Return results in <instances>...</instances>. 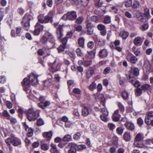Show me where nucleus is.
<instances>
[{
    "label": "nucleus",
    "instance_id": "obj_1",
    "mask_svg": "<svg viewBox=\"0 0 153 153\" xmlns=\"http://www.w3.org/2000/svg\"><path fill=\"white\" fill-rule=\"evenodd\" d=\"M29 79L25 78L21 82V84L23 87L28 86L30 85V83L32 84L33 85H36L38 82L37 77L33 73L30 74L28 76Z\"/></svg>",
    "mask_w": 153,
    "mask_h": 153
},
{
    "label": "nucleus",
    "instance_id": "obj_2",
    "mask_svg": "<svg viewBox=\"0 0 153 153\" xmlns=\"http://www.w3.org/2000/svg\"><path fill=\"white\" fill-rule=\"evenodd\" d=\"M27 119L29 121H34L40 115V111L34 110L33 108H29L26 112Z\"/></svg>",
    "mask_w": 153,
    "mask_h": 153
},
{
    "label": "nucleus",
    "instance_id": "obj_3",
    "mask_svg": "<svg viewBox=\"0 0 153 153\" xmlns=\"http://www.w3.org/2000/svg\"><path fill=\"white\" fill-rule=\"evenodd\" d=\"M53 14L52 12L50 11L47 15L44 16L43 14H40L38 16V21L39 23H47L50 21L53 22Z\"/></svg>",
    "mask_w": 153,
    "mask_h": 153
},
{
    "label": "nucleus",
    "instance_id": "obj_4",
    "mask_svg": "<svg viewBox=\"0 0 153 153\" xmlns=\"http://www.w3.org/2000/svg\"><path fill=\"white\" fill-rule=\"evenodd\" d=\"M77 15L76 12L74 11H72L68 12L67 13L64 14L62 16V19L65 20H69L73 21L76 19Z\"/></svg>",
    "mask_w": 153,
    "mask_h": 153
},
{
    "label": "nucleus",
    "instance_id": "obj_5",
    "mask_svg": "<svg viewBox=\"0 0 153 153\" xmlns=\"http://www.w3.org/2000/svg\"><path fill=\"white\" fill-rule=\"evenodd\" d=\"M54 26L56 28V34L57 38L59 40H61L63 36V25H59V22H55Z\"/></svg>",
    "mask_w": 153,
    "mask_h": 153
},
{
    "label": "nucleus",
    "instance_id": "obj_6",
    "mask_svg": "<svg viewBox=\"0 0 153 153\" xmlns=\"http://www.w3.org/2000/svg\"><path fill=\"white\" fill-rule=\"evenodd\" d=\"M126 76L129 82L133 84L135 87L138 88L140 86V82L138 81H135L136 79L132 74H126Z\"/></svg>",
    "mask_w": 153,
    "mask_h": 153
},
{
    "label": "nucleus",
    "instance_id": "obj_7",
    "mask_svg": "<svg viewBox=\"0 0 153 153\" xmlns=\"http://www.w3.org/2000/svg\"><path fill=\"white\" fill-rule=\"evenodd\" d=\"M85 22L87 29V34L89 35H92L94 31L93 25L88 20H86Z\"/></svg>",
    "mask_w": 153,
    "mask_h": 153
},
{
    "label": "nucleus",
    "instance_id": "obj_8",
    "mask_svg": "<svg viewBox=\"0 0 153 153\" xmlns=\"http://www.w3.org/2000/svg\"><path fill=\"white\" fill-rule=\"evenodd\" d=\"M82 115L84 117H86L89 114L92 109L90 106H87L84 104L82 105Z\"/></svg>",
    "mask_w": 153,
    "mask_h": 153
},
{
    "label": "nucleus",
    "instance_id": "obj_9",
    "mask_svg": "<svg viewBox=\"0 0 153 153\" xmlns=\"http://www.w3.org/2000/svg\"><path fill=\"white\" fill-rule=\"evenodd\" d=\"M44 26L41 25L39 22H37L35 26V30L33 32V34L36 36H38L39 34L41 31L42 30Z\"/></svg>",
    "mask_w": 153,
    "mask_h": 153
},
{
    "label": "nucleus",
    "instance_id": "obj_10",
    "mask_svg": "<svg viewBox=\"0 0 153 153\" xmlns=\"http://www.w3.org/2000/svg\"><path fill=\"white\" fill-rule=\"evenodd\" d=\"M126 59L128 62L133 64H136L138 60L137 58L131 53L127 55Z\"/></svg>",
    "mask_w": 153,
    "mask_h": 153
},
{
    "label": "nucleus",
    "instance_id": "obj_11",
    "mask_svg": "<svg viewBox=\"0 0 153 153\" xmlns=\"http://www.w3.org/2000/svg\"><path fill=\"white\" fill-rule=\"evenodd\" d=\"M69 149L68 150V153H76L77 144L75 143H69L68 144Z\"/></svg>",
    "mask_w": 153,
    "mask_h": 153
},
{
    "label": "nucleus",
    "instance_id": "obj_12",
    "mask_svg": "<svg viewBox=\"0 0 153 153\" xmlns=\"http://www.w3.org/2000/svg\"><path fill=\"white\" fill-rule=\"evenodd\" d=\"M45 34L47 37L48 39L51 43L53 45L55 44L56 40L55 37L51 33L49 32H47Z\"/></svg>",
    "mask_w": 153,
    "mask_h": 153
},
{
    "label": "nucleus",
    "instance_id": "obj_13",
    "mask_svg": "<svg viewBox=\"0 0 153 153\" xmlns=\"http://www.w3.org/2000/svg\"><path fill=\"white\" fill-rule=\"evenodd\" d=\"M108 51L106 49H101L98 53V56L99 57L103 58L108 56Z\"/></svg>",
    "mask_w": 153,
    "mask_h": 153
},
{
    "label": "nucleus",
    "instance_id": "obj_14",
    "mask_svg": "<svg viewBox=\"0 0 153 153\" xmlns=\"http://www.w3.org/2000/svg\"><path fill=\"white\" fill-rule=\"evenodd\" d=\"M97 28L100 31V33L102 36H104L106 35V31L105 25L102 24H98L97 26Z\"/></svg>",
    "mask_w": 153,
    "mask_h": 153
},
{
    "label": "nucleus",
    "instance_id": "obj_15",
    "mask_svg": "<svg viewBox=\"0 0 153 153\" xmlns=\"http://www.w3.org/2000/svg\"><path fill=\"white\" fill-rule=\"evenodd\" d=\"M21 141L20 139L13 136L12 145L14 146H17L21 145Z\"/></svg>",
    "mask_w": 153,
    "mask_h": 153
},
{
    "label": "nucleus",
    "instance_id": "obj_16",
    "mask_svg": "<svg viewBox=\"0 0 153 153\" xmlns=\"http://www.w3.org/2000/svg\"><path fill=\"white\" fill-rule=\"evenodd\" d=\"M144 13L143 14V16L144 18L142 17V19L140 20L141 22H144V21L143 20L144 19L145 21H147L148 19V18L150 16L149 14V9L147 8H145L144 9Z\"/></svg>",
    "mask_w": 153,
    "mask_h": 153
},
{
    "label": "nucleus",
    "instance_id": "obj_17",
    "mask_svg": "<svg viewBox=\"0 0 153 153\" xmlns=\"http://www.w3.org/2000/svg\"><path fill=\"white\" fill-rule=\"evenodd\" d=\"M124 125L127 129L129 130L133 131L134 129V126L132 123L130 122H126L125 123Z\"/></svg>",
    "mask_w": 153,
    "mask_h": 153
},
{
    "label": "nucleus",
    "instance_id": "obj_18",
    "mask_svg": "<svg viewBox=\"0 0 153 153\" xmlns=\"http://www.w3.org/2000/svg\"><path fill=\"white\" fill-rule=\"evenodd\" d=\"M33 19L32 16L28 13H26L23 16L22 22H30Z\"/></svg>",
    "mask_w": 153,
    "mask_h": 153
},
{
    "label": "nucleus",
    "instance_id": "obj_19",
    "mask_svg": "<svg viewBox=\"0 0 153 153\" xmlns=\"http://www.w3.org/2000/svg\"><path fill=\"white\" fill-rule=\"evenodd\" d=\"M134 44L137 46L141 45L143 42L142 38L140 36H137L135 37L133 40Z\"/></svg>",
    "mask_w": 153,
    "mask_h": 153
},
{
    "label": "nucleus",
    "instance_id": "obj_20",
    "mask_svg": "<svg viewBox=\"0 0 153 153\" xmlns=\"http://www.w3.org/2000/svg\"><path fill=\"white\" fill-rule=\"evenodd\" d=\"M52 135L53 133L51 131L44 132L42 133V136L43 137L48 140H50L51 139Z\"/></svg>",
    "mask_w": 153,
    "mask_h": 153
},
{
    "label": "nucleus",
    "instance_id": "obj_21",
    "mask_svg": "<svg viewBox=\"0 0 153 153\" xmlns=\"http://www.w3.org/2000/svg\"><path fill=\"white\" fill-rule=\"evenodd\" d=\"M85 39L83 37H79L78 39V43L79 47L84 48Z\"/></svg>",
    "mask_w": 153,
    "mask_h": 153
},
{
    "label": "nucleus",
    "instance_id": "obj_22",
    "mask_svg": "<svg viewBox=\"0 0 153 153\" xmlns=\"http://www.w3.org/2000/svg\"><path fill=\"white\" fill-rule=\"evenodd\" d=\"M94 73V70L92 68L88 69L86 73V77L87 78H89L92 76Z\"/></svg>",
    "mask_w": 153,
    "mask_h": 153
},
{
    "label": "nucleus",
    "instance_id": "obj_23",
    "mask_svg": "<svg viewBox=\"0 0 153 153\" xmlns=\"http://www.w3.org/2000/svg\"><path fill=\"white\" fill-rule=\"evenodd\" d=\"M128 32L126 31H121L119 34V36L122 37V39L123 40L126 39L128 38Z\"/></svg>",
    "mask_w": 153,
    "mask_h": 153
},
{
    "label": "nucleus",
    "instance_id": "obj_24",
    "mask_svg": "<svg viewBox=\"0 0 153 153\" xmlns=\"http://www.w3.org/2000/svg\"><path fill=\"white\" fill-rule=\"evenodd\" d=\"M50 104V101L46 100L43 102H40L39 103V106L40 108L43 109L45 108L46 107L49 106Z\"/></svg>",
    "mask_w": 153,
    "mask_h": 153
},
{
    "label": "nucleus",
    "instance_id": "obj_25",
    "mask_svg": "<svg viewBox=\"0 0 153 153\" xmlns=\"http://www.w3.org/2000/svg\"><path fill=\"white\" fill-rule=\"evenodd\" d=\"M51 149L50 150L51 153H59V151L57 149L56 144L51 143Z\"/></svg>",
    "mask_w": 153,
    "mask_h": 153
},
{
    "label": "nucleus",
    "instance_id": "obj_26",
    "mask_svg": "<svg viewBox=\"0 0 153 153\" xmlns=\"http://www.w3.org/2000/svg\"><path fill=\"white\" fill-rule=\"evenodd\" d=\"M144 138V135L141 133H139L135 138V141L141 142Z\"/></svg>",
    "mask_w": 153,
    "mask_h": 153
},
{
    "label": "nucleus",
    "instance_id": "obj_27",
    "mask_svg": "<svg viewBox=\"0 0 153 153\" xmlns=\"http://www.w3.org/2000/svg\"><path fill=\"white\" fill-rule=\"evenodd\" d=\"M44 53L45 56H49L51 54V49L48 46H44L43 48Z\"/></svg>",
    "mask_w": 153,
    "mask_h": 153
},
{
    "label": "nucleus",
    "instance_id": "obj_28",
    "mask_svg": "<svg viewBox=\"0 0 153 153\" xmlns=\"http://www.w3.org/2000/svg\"><path fill=\"white\" fill-rule=\"evenodd\" d=\"M124 140L127 141H129L131 140L130 133L129 132H126L123 135Z\"/></svg>",
    "mask_w": 153,
    "mask_h": 153
},
{
    "label": "nucleus",
    "instance_id": "obj_29",
    "mask_svg": "<svg viewBox=\"0 0 153 153\" xmlns=\"http://www.w3.org/2000/svg\"><path fill=\"white\" fill-rule=\"evenodd\" d=\"M13 135H11L10 137H8L5 140V142L7 146L10 147L11 146Z\"/></svg>",
    "mask_w": 153,
    "mask_h": 153
},
{
    "label": "nucleus",
    "instance_id": "obj_30",
    "mask_svg": "<svg viewBox=\"0 0 153 153\" xmlns=\"http://www.w3.org/2000/svg\"><path fill=\"white\" fill-rule=\"evenodd\" d=\"M48 38L46 35H43L41 38L40 42L42 44H45L48 42Z\"/></svg>",
    "mask_w": 153,
    "mask_h": 153
},
{
    "label": "nucleus",
    "instance_id": "obj_31",
    "mask_svg": "<svg viewBox=\"0 0 153 153\" xmlns=\"http://www.w3.org/2000/svg\"><path fill=\"white\" fill-rule=\"evenodd\" d=\"M111 22V17L109 16H106L104 18L103 22L105 24H108Z\"/></svg>",
    "mask_w": 153,
    "mask_h": 153
},
{
    "label": "nucleus",
    "instance_id": "obj_32",
    "mask_svg": "<svg viewBox=\"0 0 153 153\" xmlns=\"http://www.w3.org/2000/svg\"><path fill=\"white\" fill-rule=\"evenodd\" d=\"M21 24L23 25L24 28L26 31H28L30 28V22H22Z\"/></svg>",
    "mask_w": 153,
    "mask_h": 153
},
{
    "label": "nucleus",
    "instance_id": "obj_33",
    "mask_svg": "<svg viewBox=\"0 0 153 153\" xmlns=\"http://www.w3.org/2000/svg\"><path fill=\"white\" fill-rule=\"evenodd\" d=\"M131 70L133 72V74L135 76H137L139 74V70L138 69L134 67H132Z\"/></svg>",
    "mask_w": 153,
    "mask_h": 153
},
{
    "label": "nucleus",
    "instance_id": "obj_34",
    "mask_svg": "<svg viewBox=\"0 0 153 153\" xmlns=\"http://www.w3.org/2000/svg\"><path fill=\"white\" fill-rule=\"evenodd\" d=\"M117 104L118 107L120 110L123 113L125 111V107L122 103L119 102H117Z\"/></svg>",
    "mask_w": 153,
    "mask_h": 153
},
{
    "label": "nucleus",
    "instance_id": "obj_35",
    "mask_svg": "<svg viewBox=\"0 0 153 153\" xmlns=\"http://www.w3.org/2000/svg\"><path fill=\"white\" fill-rule=\"evenodd\" d=\"M94 6L95 7L97 8H100L102 6L103 2L100 1V0H98L97 1H94Z\"/></svg>",
    "mask_w": 153,
    "mask_h": 153
},
{
    "label": "nucleus",
    "instance_id": "obj_36",
    "mask_svg": "<svg viewBox=\"0 0 153 153\" xmlns=\"http://www.w3.org/2000/svg\"><path fill=\"white\" fill-rule=\"evenodd\" d=\"M141 88L142 90H149L151 88V86L148 84H144L142 85Z\"/></svg>",
    "mask_w": 153,
    "mask_h": 153
},
{
    "label": "nucleus",
    "instance_id": "obj_37",
    "mask_svg": "<svg viewBox=\"0 0 153 153\" xmlns=\"http://www.w3.org/2000/svg\"><path fill=\"white\" fill-rule=\"evenodd\" d=\"M134 146L139 148H142L144 146V144L140 141H135L134 143Z\"/></svg>",
    "mask_w": 153,
    "mask_h": 153
},
{
    "label": "nucleus",
    "instance_id": "obj_38",
    "mask_svg": "<svg viewBox=\"0 0 153 153\" xmlns=\"http://www.w3.org/2000/svg\"><path fill=\"white\" fill-rule=\"evenodd\" d=\"M96 83L94 82H93L89 85V88L90 91H93L96 88Z\"/></svg>",
    "mask_w": 153,
    "mask_h": 153
},
{
    "label": "nucleus",
    "instance_id": "obj_39",
    "mask_svg": "<svg viewBox=\"0 0 153 153\" xmlns=\"http://www.w3.org/2000/svg\"><path fill=\"white\" fill-rule=\"evenodd\" d=\"M71 136L68 134L65 135L63 138V140L65 142L69 141H71Z\"/></svg>",
    "mask_w": 153,
    "mask_h": 153
},
{
    "label": "nucleus",
    "instance_id": "obj_40",
    "mask_svg": "<svg viewBox=\"0 0 153 153\" xmlns=\"http://www.w3.org/2000/svg\"><path fill=\"white\" fill-rule=\"evenodd\" d=\"M76 148H77V150L78 151H80L85 149L86 148V146L85 145L83 144H81L79 145H77Z\"/></svg>",
    "mask_w": 153,
    "mask_h": 153
},
{
    "label": "nucleus",
    "instance_id": "obj_41",
    "mask_svg": "<svg viewBox=\"0 0 153 153\" xmlns=\"http://www.w3.org/2000/svg\"><path fill=\"white\" fill-rule=\"evenodd\" d=\"M52 80L51 79L45 80L44 82V85L46 87H48L51 85Z\"/></svg>",
    "mask_w": 153,
    "mask_h": 153
},
{
    "label": "nucleus",
    "instance_id": "obj_42",
    "mask_svg": "<svg viewBox=\"0 0 153 153\" xmlns=\"http://www.w3.org/2000/svg\"><path fill=\"white\" fill-rule=\"evenodd\" d=\"M33 130L31 128H30L28 129V131L27 133V136L30 137L32 136L33 135Z\"/></svg>",
    "mask_w": 153,
    "mask_h": 153
},
{
    "label": "nucleus",
    "instance_id": "obj_43",
    "mask_svg": "<svg viewBox=\"0 0 153 153\" xmlns=\"http://www.w3.org/2000/svg\"><path fill=\"white\" fill-rule=\"evenodd\" d=\"M66 46L65 45H62L57 48L58 52L61 53L63 52L66 48Z\"/></svg>",
    "mask_w": 153,
    "mask_h": 153
},
{
    "label": "nucleus",
    "instance_id": "obj_44",
    "mask_svg": "<svg viewBox=\"0 0 153 153\" xmlns=\"http://www.w3.org/2000/svg\"><path fill=\"white\" fill-rule=\"evenodd\" d=\"M2 115L4 117H6V119L7 120L8 118L10 117V115L9 112L7 110H4L2 112Z\"/></svg>",
    "mask_w": 153,
    "mask_h": 153
},
{
    "label": "nucleus",
    "instance_id": "obj_45",
    "mask_svg": "<svg viewBox=\"0 0 153 153\" xmlns=\"http://www.w3.org/2000/svg\"><path fill=\"white\" fill-rule=\"evenodd\" d=\"M76 52L78 56L82 57L83 55V53L79 48H78L76 49Z\"/></svg>",
    "mask_w": 153,
    "mask_h": 153
},
{
    "label": "nucleus",
    "instance_id": "obj_46",
    "mask_svg": "<svg viewBox=\"0 0 153 153\" xmlns=\"http://www.w3.org/2000/svg\"><path fill=\"white\" fill-rule=\"evenodd\" d=\"M105 44V41L104 39H100L98 40V44L100 47L103 46Z\"/></svg>",
    "mask_w": 153,
    "mask_h": 153
},
{
    "label": "nucleus",
    "instance_id": "obj_47",
    "mask_svg": "<svg viewBox=\"0 0 153 153\" xmlns=\"http://www.w3.org/2000/svg\"><path fill=\"white\" fill-rule=\"evenodd\" d=\"M81 136L80 133L79 132H77L74 135L73 138L75 140H78L80 138Z\"/></svg>",
    "mask_w": 153,
    "mask_h": 153
},
{
    "label": "nucleus",
    "instance_id": "obj_48",
    "mask_svg": "<svg viewBox=\"0 0 153 153\" xmlns=\"http://www.w3.org/2000/svg\"><path fill=\"white\" fill-rule=\"evenodd\" d=\"M83 21V17L81 16L77 18L75 21V23L77 24H80L82 23Z\"/></svg>",
    "mask_w": 153,
    "mask_h": 153
},
{
    "label": "nucleus",
    "instance_id": "obj_49",
    "mask_svg": "<svg viewBox=\"0 0 153 153\" xmlns=\"http://www.w3.org/2000/svg\"><path fill=\"white\" fill-rule=\"evenodd\" d=\"M44 123V120L41 118H39L36 121V124L39 126H41Z\"/></svg>",
    "mask_w": 153,
    "mask_h": 153
},
{
    "label": "nucleus",
    "instance_id": "obj_50",
    "mask_svg": "<svg viewBox=\"0 0 153 153\" xmlns=\"http://www.w3.org/2000/svg\"><path fill=\"white\" fill-rule=\"evenodd\" d=\"M149 27L148 24H145L142 25L140 27V29L143 31L146 30Z\"/></svg>",
    "mask_w": 153,
    "mask_h": 153
},
{
    "label": "nucleus",
    "instance_id": "obj_51",
    "mask_svg": "<svg viewBox=\"0 0 153 153\" xmlns=\"http://www.w3.org/2000/svg\"><path fill=\"white\" fill-rule=\"evenodd\" d=\"M124 128L122 127H118L116 129L117 133L119 135H121L123 133Z\"/></svg>",
    "mask_w": 153,
    "mask_h": 153
},
{
    "label": "nucleus",
    "instance_id": "obj_52",
    "mask_svg": "<svg viewBox=\"0 0 153 153\" xmlns=\"http://www.w3.org/2000/svg\"><path fill=\"white\" fill-rule=\"evenodd\" d=\"M23 87L24 90L26 92V93L30 94L31 90L30 88V85Z\"/></svg>",
    "mask_w": 153,
    "mask_h": 153
},
{
    "label": "nucleus",
    "instance_id": "obj_53",
    "mask_svg": "<svg viewBox=\"0 0 153 153\" xmlns=\"http://www.w3.org/2000/svg\"><path fill=\"white\" fill-rule=\"evenodd\" d=\"M137 123L139 126H141L143 124V121L141 117H139L137 120Z\"/></svg>",
    "mask_w": 153,
    "mask_h": 153
},
{
    "label": "nucleus",
    "instance_id": "obj_54",
    "mask_svg": "<svg viewBox=\"0 0 153 153\" xmlns=\"http://www.w3.org/2000/svg\"><path fill=\"white\" fill-rule=\"evenodd\" d=\"M122 96L124 100L127 99L128 97V93L125 91H123L122 93Z\"/></svg>",
    "mask_w": 153,
    "mask_h": 153
},
{
    "label": "nucleus",
    "instance_id": "obj_55",
    "mask_svg": "<svg viewBox=\"0 0 153 153\" xmlns=\"http://www.w3.org/2000/svg\"><path fill=\"white\" fill-rule=\"evenodd\" d=\"M108 127L109 129L113 131L116 127L115 125L112 123H109L108 124Z\"/></svg>",
    "mask_w": 153,
    "mask_h": 153
},
{
    "label": "nucleus",
    "instance_id": "obj_56",
    "mask_svg": "<svg viewBox=\"0 0 153 153\" xmlns=\"http://www.w3.org/2000/svg\"><path fill=\"white\" fill-rule=\"evenodd\" d=\"M41 148L42 150L44 151H46L49 149V146L47 144L44 143L41 145Z\"/></svg>",
    "mask_w": 153,
    "mask_h": 153
},
{
    "label": "nucleus",
    "instance_id": "obj_57",
    "mask_svg": "<svg viewBox=\"0 0 153 153\" xmlns=\"http://www.w3.org/2000/svg\"><path fill=\"white\" fill-rule=\"evenodd\" d=\"M132 3V1L131 0H127L124 2L125 5L127 7H130Z\"/></svg>",
    "mask_w": 153,
    "mask_h": 153
},
{
    "label": "nucleus",
    "instance_id": "obj_58",
    "mask_svg": "<svg viewBox=\"0 0 153 153\" xmlns=\"http://www.w3.org/2000/svg\"><path fill=\"white\" fill-rule=\"evenodd\" d=\"M139 2L138 1H134L132 8L133 9H135L139 7Z\"/></svg>",
    "mask_w": 153,
    "mask_h": 153
},
{
    "label": "nucleus",
    "instance_id": "obj_59",
    "mask_svg": "<svg viewBox=\"0 0 153 153\" xmlns=\"http://www.w3.org/2000/svg\"><path fill=\"white\" fill-rule=\"evenodd\" d=\"M151 119L148 116H146L145 119V123L148 125H150L151 122Z\"/></svg>",
    "mask_w": 153,
    "mask_h": 153
},
{
    "label": "nucleus",
    "instance_id": "obj_60",
    "mask_svg": "<svg viewBox=\"0 0 153 153\" xmlns=\"http://www.w3.org/2000/svg\"><path fill=\"white\" fill-rule=\"evenodd\" d=\"M89 0H80V3L82 6L85 7L88 5Z\"/></svg>",
    "mask_w": 153,
    "mask_h": 153
},
{
    "label": "nucleus",
    "instance_id": "obj_61",
    "mask_svg": "<svg viewBox=\"0 0 153 153\" xmlns=\"http://www.w3.org/2000/svg\"><path fill=\"white\" fill-rule=\"evenodd\" d=\"M94 45V44L93 41H90L87 44V46L88 48L90 49H92Z\"/></svg>",
    "mask_w": 153,
    "mask_h": 153
},
{
    "label": "nucleus",
    "instance_id": "obj_62",
    "mask_svg": "<svg viewBox=\"0 0 153 153\" xmlns=\"http://www.w3.org/2000/svg\"><path fill=\"white\" fill-rule=\"evenodd\" d=\"M8 120H9L11 123L15 124L17 121V120L15 118L13 117H12L10 116V117L7 118Z\"/></svg>",
    "mask_w": 153,
    "mask_h": 153
},
{
    "label": "nucleus",
    "instance_id": "obj_63",
    "mask_svg": "<svg viewBox=\"0 0 153 153\" xmlns=\"http://www.w3.org/2000/svg\"><path fill=\"white\" fill-rule=\"evenodd\" d=\"M17 11L20 15H22L25 13V10L22 7H19Z\"/></svg>",
    "mask_w": 153,
    "mask_h": 153
},
{
    "label": "nucleus",
    "instance_id": "obj_64",
    "mask_svg": "<svg viewBox=\"0 0 153 153\" xmlns=\"http://www.w3.org/2000/svg\"><path fill=\"white\" fill-rule=\"evenodd\" d=\"M91 20L95 23H97L98 22V17L95 16H93L91 18Z\"/></svg>",
    "mask_w": 153,
    "mask_h": 153
}]
</instances>
